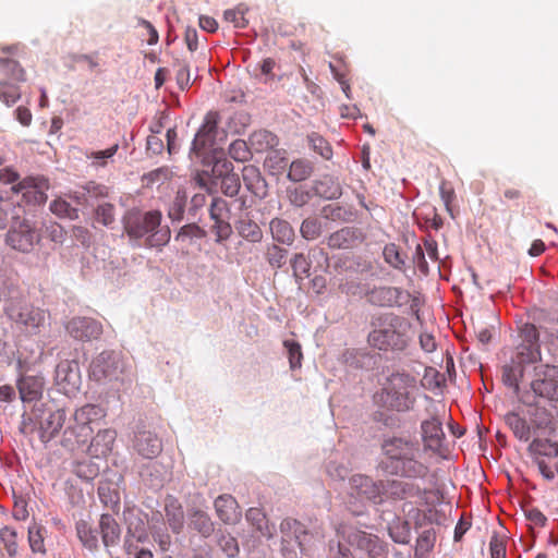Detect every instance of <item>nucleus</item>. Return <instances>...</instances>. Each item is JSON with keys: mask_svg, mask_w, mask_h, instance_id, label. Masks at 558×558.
<instances>
[{"mask_svg": "<svg viewBox=\"0 0 558 558\" xmlns=\"http://www.w3.org/2000/svg\"><path fill=\"white\" fill-rule=\"evenodd\" d=\"M521 342L515 348V354L510 362L501 368V378L505 386L519 393V381L527 367L533 366L535 379L531 383L534 392L532 396L542 397L549 401H558V366L535 365L542 361L539 331L532 323H524L519 327Z\"/></svg>", "mask_w": 558, "mask_h": 558, "instance_id": "nucleus-1", "label": "nucleus"}, {"mask_svg": "<svg viewBox=\"0 0 558 558\" xmlns=\"http://www.w3.org/2000/svg\"><path fill=\"white\" fill-rule=\"evenodd\" d=\"M420 445L405 437H386L381 441V457L376 470L387 475L409 480L425 478L428 466L418 460Z\"/></svg>", "mask_w": 558, "mask_h": 558, "instance_id": "nucleus-2", "label": "nucleus"}, {"mask_svg": "<svg viewBox=\"0 0 558 558\" xmlns=\"http://www.w3.org/2000/svg\"><path fill=\"white\" fill-rule=\"evenodd\" d=\"M162 214L153 209L144 211L133 207L125 211L122 218L123 229L133 246H145L147 248L162 247L171 238L168 226H162Z\"/></svg>", "mask_w": 558, "mask_h": 558, "instance_id": "nucleus-3", "label": "nucleus"}, {"mask_svg": "<svg viewBox=\"0 0 558 558\" xmlns=\"http://www.w3.org/2000/svg\"><path fill=\"white\" fill-rule=\"evenodd\" d=\"M367 343L383 352H403L411 342L410 322L392 312L375 314L369 320Z\"/></svg>", "mask_w": 558, "mask_h": 558, "instance_id": "nucleus-4", "label": "nucleus"}, {"mask_svg": "<svg viewBox=\"0 0 558 558\" xmlns=\"http://www.w3.org/2000/svg\"><path fill=\"white\" fill-rule=\"evenodd\" d=\"M416 390V377L404 369H396L386 377L383 388L374 395V402L390 411L408 412L414 408Z\"/></svg>", "mask_w": 558, "mask_h": 558, "instance_id": "nucleus-5", "label": "nucleus"}, {"mask_svg": "<svg viewBox=\"0 0 558 558\" xmlns=\"http://www.w3.org/2000/svg\"><path fill=\"white\" fill-rule=\"evenodd\" d=\"M88 377L99 386H110L113 392L109 397L117 404L120 388L130 380V369L121 352L104 350L92 360Z\"/></svg>", "mask_w": 558, "mask_h": 558, "instance_id": "nucleus-6", "label": "nucleus"}, {"mask_svg": "<svg viewBox=\"0 0 558 558\" xmlns=\"http://www.w3.org/2000/svg\"><path fill=\"white\" fill-rule=\"evenodd\" d=\"M109 396L107 399L100 397L98 403H87L74 412L75 426H69L63 432L61 445L66 448L74 449L77 446L85 445L89 435L93 433L90 424L104 420L111 410Z\"/></svg>", "mask_w": 558, "mask_h": 558, "instance_id": "nucleus-7", "label": "nucleus"}, {"mask_svg": "<svg viewBox=\"0 0 558 558\" xmlns=\"http://www.w3.org/2000/svg\"><path fill=\"white\" fill-rule=\"evenodd\" d=\"M7 228L4 244L16 253L32 254L41 244L36 220L12 216Z\"/></svg>", "mask_w": 558, "mask_h": 558, "instance_id": "nucleus-8", "label": "nucleus"}, {"mask_svg": "<svg viewBox=\"0 0 558 558\" xmlns=\"http://www.w3.org/2000/svg\"><path fill=\"white\" fill-rule=\"evenodd\" d=\"M220 114L218 111H208L197 129L189 150L192 162H199L204 157L219 150L218 136L226 135V131L219 128Z\"/></svg>", "mask_w": 558, "mask_h": 558, "instance_id": "nucleus-9", "label": "nucleus"}, {"mask_svg": "<svg viewBox=\"0 0 558 558\" xmlns=\"http://www.w3.org/2000/svg\"><path fill=\"white\" fill-rule=\"evenodd\" d=\"M48 397L45 402H35L39 439L44 444L54 439L66 421V403L53 397L52 390H48Z\"/></svg>", "mask_w": 558, "mask_h": 558, "instance_id": "nucleus-10", "label": "nucleus"}, {"mask_svg": "<svg viewBox=\"0 0 558 558\" xmlns=\"http://www.w3.org/2000/svg\"><path fill=\"white\" fill-rule=\"evenodd\" d=\"M3 311L10 320L32 330H37L43 326L46 318L45 312L41 308L35 307L17 296L5 299Z\"/></svg>", "mask_w": 558, "mask_h": 558, "instance_id": "nucleus-11", "label": "nucleus"}, {"mask_svg": "<svg viewBox=\"0 0 558 558\" xmlns=\"http://www.w3.org/2000/svg\"><path fill=\"white\" fill-rule=\"evenodd\" d=\"M53 393L64 395L68 399L75 397L81 390L82 375L77 360H61L54 369Z\"/></svg>", "mask_w": 558, "mask_h": 558, "instance_id": "nucleus-12", "label": "nucleus"}, {"mask_svg": "<svg viewBox=\"0 0 558 558\" xmlns=\"http://www.w3.org/2000/svg\"><path fill=\"white\" fill-rule=\"evenodd\" d=\"M365 299L367 303L378 307H402L409 303L410 292L401 287H368Z\"/></svg>", "mask_w": 558, "mask_h": 558, "instance_id": "nucleus-13", "label": "nucleus"}, {"mask_svg": "<svg viewBox=\"0 0 558 558\" xmlns=\"http://www.w3.org/2000/svg\"><path fill=\"white\" fill-rule=\"evenodd\" d=\"M64 328L73 340L82 343L98 340L104 333L101 322L89 316H73L64 324Z\"/></svg>", "mask_w": 558, "mask_h": 558, "instance_id": "nucleus-14", "label": "nucleus"}, {"mask_svg": "<svg viewBox=\"0 0 558 558\" xmlns=\"http://www.w3.org/2000/svg\"><path fill=\"white\" fill-rule=\"evenodd\" d=\"M373 263L363 255L353 253L332 255L333 272L348 278H361L373 271Z\"/></svg>", "mask_w": 558, "mask_h": 558, "instance_id": "nucleus-15", "label": "nucleus"}, {"mask_svg": "<svg viewBox=\"0 0 558 558\" xmlns=\"http://www.w3.org/2000/svg\"><path fill=\"white\" fill-rule=\"evenodd\" d=\"M124 481L121 473L106 469L102 478L98 483L97 494L105 507L118 512L120 509V483Z\"/></svg>", "mask_w": 558, "mask_h": 558, "instance_id": "nucleus-16", "label": "nucleus"}, {"mask_svg": "<svg viewBox=\"0 0 558 558\" xmlns=\"http://www.w3.org/2000/svg\"><path fill=\"white\" fill-rule=\"evenodd\" d=\"M48 187L47 180L41 178H26L11 187L12 192L21 195L19 205L25 206H40L47 201L45 189Z\"/></svg>", "mask_w": 558, "mask_h": 558, "instance_id": "nucleus-17", "label": "nucleus"}, {"mask_svg": "<svg viewBox=\"0 0 558 558\" xmlns=\"http://www.w3.org/2000/svg\"><path fill=\"white\" fill-rule=\"evenodd\" d=\"M123 520L126 527L125 534L134 537L141 544L149 542L148 513L135 505L125 506L123 510Z\"/></svg>", "mask_w": 558, "mask_h": 558, "instance_id": "nucleus-18", "label": "nucleus"}, {"mask_svg": "<svg viewBox=\"0 0 558 558\" xmlns=\"http://www.w3.org/2000/svg\"><path fill=\"white\" fill-rule=\"evenodd\" d=\"M347 546L355 547L367 554L369 558H377L387 551V544L377 535L362 530H350L344 536Z\"/></svg>", "mask_w": 558, "mask_h": 558, "instance_id": "nucleus-19", "label": "nucleus"}, {"mask_svg": "<svg viewBox=\"0 0 558 558\" xmlns=\"http://www.w3.org/2000/svg\"><path fill=\"white\" fill-rule=\"evenodd\" d=\"M133 448L143 458L154 459L161 453L162 442L155 432L137 425L134 432Z\"/></svg>", "mask_w": 558, "mask_h": 558, "instance_id": "nucleus-20", "label": "nucleus"}, {"mask_svg": "<svg viewBox=\"0 0 558 558\" xmlns=\"http://www.w3.org/2000/svg\"><path fill=\"white\" fill-rule=\"evenodd\" d=\"M420 494L421 488L413 483L400 480H380L381 504L386 499L403 500L408 497H416Z\"/></svg>", "mask_w": 558, "mask_h": 558, "instance_id": "nucleus-21", "label": "nucleus"}, {"mask_svg": "<svg viewBox=\"0 0 558 558\" xmlns=\"http://www.w3.org/2000/svg\"><path fill=\"white\" fill-rule=\"evenodd\" d=\"M352 494L362 497L374 505H381L380 480L374 481L364 474H354L349 480Z\"/></svg>", "mask_w": 558, "mask_h": 558, "instance_id": "nucleus-22", "label": "nucleus"}, {"mask_svg": "<svg viewBox=\"0 0 558 558\" xmlns=\"http://www.w3.org/2000/svg\"><path fill=\"white\" fill-rule=\"evenodd\" d=\"M198 163L208 169L210 173V185L213 186H218V179L234 172L233 163L227 158L223 148L204 157Z\"/></svg>", "mask_w": 558, "mask_h": 558, "instance_id": "nucleus-23", "label": "nucleus"}, {"mask_svg": "<svg viewBox=\"0 0 558 558\" xmlns=\"http://www.w3.org/2000/svg\"><path fill=\"white\" fill-rule=\"evenodd\" d=\"M186 525L189 531L198 534L207 539L216 532V522L213 521L209 513L198 507H192L186 510Z\"/></svg>", "mask_w": 558, "mask_h": 558, "instance_id": "nucleus-24", "label": "nucleus"}, {"mask_svg": "<svg viewBox=\"0 0 558 558\" xmlns=\"http://www.w3.org/2000/svg\"><path fill=\"white\" fill-rule=\"evenodd\" d=\"M365 239L363 231L357 227H343L332 232L327 244L333 250H349L361 244Z\"/></svg>", "mask_w": 558, "mask_h": 558, "instance_id": "nucleus-25", "label": "nucleus"}, {"mask_svg": "<svg viewBox=\"0 0 558 558\" xmlns=\"http://www.w3.org/2000/svg\"><path fill=\"white\" fill-rule=\"evenodd\" d=\"M314 197H319L324 201H336L342 195V186L339 179L335 175L325 173L311 183Z\"/></svg>", "mask_w": 558, "mask_h": 558, "instance_id": "nucleus-26", "label": "nucleus"}, {"mask_svg": "<svg viewBox=\"0 0 558 558\" xmlns=\"http://www.w3.org/2000/svg\"><path fill=\"white\" fill-rule=\"evenodd\" d=\"M341 360L351 369L371 371L376 366L378 355L367 350L347 349Z\"/></svg>", "mask_w": 558, "mask_h": 558, "instance_id": "nucleus-27", "label": "nucleus"}, {"mask_svg": "<svg viewBox=\"0 0 558 558\" xmlns=\"http://www.w3.org/2000/svg\"><path fill=\"white\" fill-rule=\"evenodd\" d=\"M214 507L219 520L225 524H235L241 519L239 504L229 494L219 495L214 501Z\"/></svg>", "mask_w": 558, "mask_h": 558, "instance_id": "nucleus-28", "label": "nucleus"}, {"mask_svg": "<svg viewBox=\"0 0 558 558\" xmlns=\"http://www.w3.org/2000/svg\"><path fill=\"white\" fill-rule=\"evenodd\" d=\"M45 378L40 375H24L17 380V388L23 402L36 401L41 398Z\"/></svg>", "mask_w": 558, "mask_h": 558, "instance_id": "nucleus-29", "label": "nucleus"}, {"mask_svg": "<svg viewBox=\"0 0 558 558\" xmlns=\"http://www.w3.org/2000/svg\"><path fill=\"white\" fill-rule=\"evenodd\" d=\"M117 432L112 428L99 429L90 439L88 452L93 458H106L113 448Z\"/></svg>", "mask_w": 558, "mask_h": 558, "instance_id": "nucleus-30", "label": "nucleus"}, {"mask_svg": "<svg viewBox=\"0 0 558 558\" xmlns=\"http://www.w3.org/2000/svg\"><path fill=\"white\" fill-rule=\"evenodd\" d=\"M421 429L425 448L434 452L438 451L445 439L441 422L435 417L423 421Z\"/></svg>", "mask_w": 558, "mask_h": 558, "instance_id": "nucleus-31", "label": "nucleus"}, {"mask_svg": "<svg viewBox=\"0 0 558 558\" xmlns=\"http://www.w3.org/2000/svg\"><path fill=\"white\" fill-rule=\"evenodd\" d=\"M166 521L174 534H180L184 527V511L179 499L172 495L165 498Z\"/></svg>", "mask_w": 558, "mask_h": 558, "instance_id": "nucleus-32", "label": "nucleus"}, {"mask_svg": "<svg viewBox=\"0 0 558 558\" xmlns=\"http://www.w3.org/2000/svg\"><path fill=\"white\" fill-rule=\"evenodd\" d=\"M98 533L101 534L102 544L107 548L118 545L121 538L120 524L110 513L100 515Z\"/></svg>", "mask_w": 558, "mask_h": 558, "instance_id": "nucleus-33", "label": "nucleus"}, {"mask_svg": "<svg viewBox=\"0 0 558 558\" xmlns=\"http://www.w3.org/2000/svg\"><path fill=\"white\" fill-rule=\"evenodd\" d=\"M276 68L278 66L272 58H265L254 65L253 75L258 82L265 85L270 87L277 86L282 80V75L275 72Z\"/></svg>", "mask_w": 558, "mask_h": 558, "instance_id": "nucleus-34", "label": "nucleus"}, {"mask_svg": "<svg viewBox=\"0 0 558 558\" xmlns=\"http://www.w3.org/2000/svg\"><path fill=\"white\" fill-rule=\"evenodd\" d=\"M286 196L290 205L302 208L314 198L310 183H294L286 187Z\"/></svg>", "mask_w": 558, "mask_h": 558, "instance_id": "nucleus-35", "label": "nucleus"}, {"mask_svg": "<svg viewBox=\"0 0 558 558\" xmlns=\"http://www.w3.org/2000/svg\"><path fill=\"white\" fill-rule=\"evenodd\" d=\"M248 143L256 153L270 151L279 145V137L275 133L262 129L251 133Z\"/></svg>", "mask_w": 558, "mask_h": 558, "instance_id": "nucleus-36", "label": "nucleus"}, {"mask_svg": "<svg viewBox=\"0 0 558 558\" xmlns=\"http://www.w3.org/2000/svg\"><path fill=\"white\" fill-rule=\"evenodd\" d=\"M243 181L245 186L254 195L263 198L267 193V182L262 177L259 170L253 166L244 167L243 169Z\"/></svg>", "mask_w": 558, "mask_h": 558, "instance_id": "nucleus-37", "label": "nucleus"}, {"mask_svg": "<svg viewBox=\"0 0 558 558\" xmlns=\"http://www.w3.org/2000/svg\"><path fill=\"white\" fill-rule=\"evenodd\" d=\"M269 227L275 241L288 246L293 244L295 231L289 221L281 218H274Z\"/></svg>", "mask_w": 558, "mask_h": 558, "instance_id": "nucleus-38", "label": "nucleus"}, {"mask_svg": "<svg viewBox=\"0 0 558 558\" xmlns=\"http://www.w3.org/2000/svg\"><path fill=\"white\" fill-rule=\"evenodd\" d=\"M78 539L84 548L94 553L99 549L98 529H94L87 521L80 520L75 524Z\"/></svg>", "mask_w": 558, "mask_h": 558, "instance_id": "nucleus-39", "label": "nucleus"}, {"mask_svg": "<svg viewBox=\"0 0 558 558\" xmlns=\"http://www.w3.org/2000/svg\"><path fill=\"white\" fill-rule=\"evenodd\" d=\"M314 173V163L311 160L299 158L289 165L287 179L292 183H303Z\"/></svg>", "mask_w": 558, "mask_h": 558, "instance_id": "nucleus-40", "label": "nucleus"}, {"mask_svg": "<svg viewBox=\"0 0 558 558\" xmlns=\"http://www.w3.org/2000/svg\"><path fill=\"white\" fill-rule=\"evenodd\" d=\"M383 257L385 263H387L391 268L401 271L403 274L407 272V254L402 253L400 247L396 243H388L384 246Z\"/></svg>", "mask_w": 558, "mask_h": 558, "instance_id": "nucleus-41", "label": "nucleus"}, {"mask_svg": "<svg viewBox=\"0 0 558 558\" xmlns=\"http://www.w3.org/2000/svg\"><path fill=\"white\" fill-rule=\"evenodd\" d=\"M189 195L185 189H179L168 208V217L172 223H180L187 214Z\"/></svg>", "mask_w": 558, "mask_h": 558, "instance_id": "nucleus-42", "label": "nucleus"}, {"mask_svg": "<svg viewBox=\"0 0 558 558\" xmlns=\"http://www.w3.org/2000/svg\"><path fill=\"white\" fill-rule=\"evenodd\" d=\"M245 518L262 536L267 538L272 537L274 525L269 524V521L262 509L250 508L245 513Z\"/></svg>", "mask_w": 558, "mask_h": 558, "instance_id": "nucleus-43", "label": "nucleus"}, {"mask_svg": "<svg viewBox=\"0 0 558 558\" xmlns=\"http://www.w3.org/2000/svg\"><path fill=\"white\" fill-rule=\"evenodd\" d=\"M234 227L238 234L251 243H258L263 240V231L260 227L248 218L238 219Z\"/></svg>", "mask_w": 558, "mask_h": 558, "instance_id": "nucleus-44", "label": "nucleus"}, {"mask_svg": "<svg viewBox=\"0 0 558 558\" xmlns=\"http://www.w3.org/2000/svg\"><path fill=\"white\" fill-rule=\"evenodd\" d=\"M0 71L11 82L23 83L26 81V72L19 61L10 57H0Z\"/></svg>", "mask_w": 558, "mask_h": 558, "instance_id": "nucleus-45", "label": "nucleus"}, {"mask_svg": "<svg viewBox=\"0 0 558 558\" xmlns=\"http://www.w3.org/2000/svg\"><path fill=\"white\" fill-rule=\"evenodd\" d=\"M37 228L43 239H49L58 245H62L66 238L65 229L56 221H37Z\"/></svg>", "mask_w": 558, "mask_h": 558, "instance_id": "nucleus-46", "label": "nucleus"}, {"mask_svg": "<svg viewBox=\"0 0 558 558\" xmlns=\"http://www.w3.org/2000/svg\"><path fill=\"white\" fill-rule=\"evenodd\" d=\"M505 423L513 432L514 436L521 441H529L531 438V428L525 418L515 412H509L505 415Z\"/></svg>", "mask_w": 558, "mask_h": 558, "instance_id": "nucleus-47", "label": "nucleus"}, {"mask_svg": "<svg viewBox=\"0 0 558 558\" xmlns=\"http://www.w3.org/2000/svg\"><path fill=\"white\" fill-rule=\"evenodd\" d=\"M207 236V231L198 226L196 221H192L182 226L177 232L174 240L180 242H189V244H194L197 240L205 239Z\"/></svg>", "mask_w": 558, "mask_h": 558, "instance_id": "nucleus-48", "label": "nucleus"}, {"mask_svg": "<svg viewBox=\"0 0 558 558\" xmlns=\"http://www.w3.org/2000/svg\"><path fill=\"white\" fill-rule=\"evenodd\" d=\"M160 469L161 465L158 462H153L145 465L141 472L144 483L155 490L163 487L166 482Z\"/></svg>", "mask_w": 558, "mask_h": 558, "instance_id": "nucleus-49", "label": "nucleus"}, {"mask_svg": "<svg viewBox=\"0 0 558 558\" xmlns=\"http://www.w3.org/2000/svg\"><path fill=\"white\" fill-rule=\"evenodd\" d=\"M288 166V158L284 150L272 149L264 161V167L268 169L271 175L281 174Z\"/></svg>", "mask_w": 558, "mask_h": 558, "instance_id": "nucleus-50", "label": "nucleus"}, {"mask_svg": "<svg viewBox=\"0 0 558 558\" xmlns=\"http://www.w3.org/2000/svg\"><path fill=\"white\" fill-rule=\"evenodd\" d=\"M436 533L433 527L424 530L416 538L415 558H426L428 553L434 548Z\"/></svg>", "mask_w": 558, "mask_h": 558, "instance_id": "nucleus-51", "label": "nucleus"}, {"mask_svg": "<svg viewBox=\"0 0 558 558\" xmlns=\"http://www.w3.org/2000/svg\"><path fill=\"white\" fill-rule=\"evenodd\" d=\"M307 259L311 262V265H315L316 269L332 274L330 270L332 269V256L329 257L324 248L319 246L312 247L307 253Z\"/></svg>", "mask_w": 558, "mask_h": 558, "instance_id": "nucleus-52", "label": "nucleus"}, {"mask_svg": "<svg viewBox=\"0 0 558 558\" xmlns=\"http://www.w3.org/2000/svg\"><path fill=\"white\" fill-rule=\"evenodd\" d=\"M100 472V464L93 459L80 461L74 468L75 475L87 483L93 482Z\"/></svg>", "mask_w": 558, "mask_h": 558, "instance_id": "nucleus-53", "label": "nucleus"}, {"mask_svg": "<svg viewBox=\"0 0 558 558\" xmlns=\"http://www.w3.org/2000/svg\"><path fill=\"white\" fill-rule=\"evenodd\" d=\"M217 544L228 558H238L240 554L238 539L230 533L217 530Z\"/></svg>", "mask_w": 558, "mask_h": 558, "instance_id": "nucleus-54", "label": "nucleus"}, {"mask_svg": "<svg viewBox=\"0 0 558 558\" xmlns=\"http://www.w3.org/2000/svg\"><path fill=\"white\" fill-rule=\"evenodd\" d=\"M306 141L308 147L325 160H330L332 158V147L320 134L313 132L307 135Z\"/></svg>", "mask_w": 558, "mask_h": 558, "instance_id": "nucleus-55", "label": "nucleus"}, {"mask_svg": "<svg viewBox=\"0 0 558 558\" xmlns=\"http://www.w3.org/2000/svg\"><path fill=\"white\" fill-rule=\"evenodd\" d=\"M369 286L362 282L361 278L344 277L339 283L341 293L348 296H364Z\"/></svg>", "mask_w": 558, "mask_h": 558, "instance_id": "nucleus-56", "label": "nucleus"}, {"mask_svg": "<svg viewBox=\"0 0 558 558\" xmlns=\"http://www.w3.org/2000/svg\"><path fill=\"white\" fill-rule=\"evenodd\" d=\"M252 147L248 141L235 140L228 148L229 156L238 162H246L252 158Z\"/></svg>", "mask_w": 558, "mask_h": 558, "instance_id": "nucleus-57", "label": "nucleus"}, {"mask_svg": "<svg viewBox=\"0 0 558 558\" xmlns=\"http://www.w3.org/2000/svg\"><path fill=\"white\" fill-rule=\"evenodd\" d=\"M168 523L149 524V537L151 536L161 551L166 553L171 546V536L168 533Z\"/></svg>", "mask_w": 558, "mask_h": 558, "instance_id": "nucleus-58", "label": "nucleus"}, {"mask_svg": "<svg viewBox=\"0 0 558 558\" xmlns=\"http://www.w3.org/2000/svg\"><path fill=\"white\" fill-rule=\"evenodd\" d=\"M21 98V88L15 82L9 80L0 81V100L7 106L16 104Z\"/></svg>", "mask_w": 558, "mask_h": 558, "instance_id": "nucleus-59", "label": "nucleus"}, {"mask_svg": "<svg viewBox=\"0 0 558 558\" xmlns=\"http://www.w3.org/2000/svg\"><path fill=\"white\" fill-rule=\"evenodd\" d=\"M211 220L214 223L210 227V231L215 234V242L217 244H223L233 233L232 226L229 221L230 218H216Z\"/></svg>", "mask_w": 558, "mask_h": 558, "instance_id": "nucleus-60", "label": "nucleus"}, {"mask_svg": "<svg viewBox=\"0 0 558 558\" xmlns=\"http://www.w3.org/2000/svg\"><path fill=\"white\" fill-rule=\"evenodd\" d=\"M94 219L104 227L111 228L116 221V206L111 203H101L94 209Z\"/></svg>", "mask_w": 558, "mask_h": 558, "instance_id": "nucleus-61", "label": "nucleus"}, {"mask_svg": "<svg viewBox=\"0 0 558 558\" xmlns=\"http://www.w3.org/2000/svg\"><path fill=\"white\" fill-rule=\"evenodd\" d=\"M218 185L220 186L221 193L227 197L238 196L241 190V181L238 173L232 172L218 179Z\"/></svg>", "mask_w": 558, "mask_h": 558, "instance_id": "nucleus-62", "label": "nucleus"}, {"mask_svg": "<svg viewBox=\"0 0 558 558\" xmlns=\"http://www.w3.org/2000/svg\"><path fill=\"white\" fill-rule=\"evenodd\" d=\"M388 532L395 543L409 544L411 541V525L407 520L390 525Z\"/></svg>", "mask_w": 558, "mask_h": 558, "instance_id": "nucleus-63", "label": "nucleus"}, {"mask_svg": "<svg viewBox=\"0 0 558 558\" xmlns=\"http://www.w3.org/2000/svg\"><path fill=\"white\" fill-rule=\"evenodd\" d=\"M529 450L539 456L558 457V444L551 442L548 439H533L529 446Z\"/></svg>", "mask_w": 558, "mask_h": 558, "instance_id": "nucleus-64", "label": "nucleus"}]
</instances>
